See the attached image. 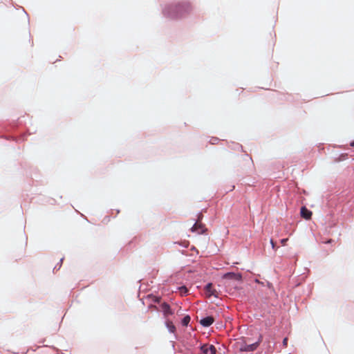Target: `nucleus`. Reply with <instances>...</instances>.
Returning <instances> with one entry per match:
<instances>
[{"mask_svg": "<svg viewBox=\"0 0 354 354\" xmlns=\"http://www.w3.org/2000/svg\"><path fill=\"white\" fill-rule=\"evenodd\" d=\"M201 351L204 354H216V349L213 345L204 344L201 347Z\"/></svg>", "mask_w": 354, "mask_h": 354, "instance_id": "4", "label": "nucleus"}, {"mask_svg": "<svg viewBox=\"0 0 354 354\" xmlns=\"http://www.w3.org/2000/svg\"><path fill=\"white\" fill-rule=\"evenodd\" d=\"M333 241V239H328V241H323V243H332Z\"/></svg>", "mask_w": 354, "mask_h": 354, "instance_id": "18", "label": "nucleus"}, {"mask_svg": "<svg viewBox=\"0 0 354 354\" xmlns=\"http://www.w3.org/2000/svg\"><path fill=\"white\" fill-rule=\"evenodd\" d=\"M301 216L305 219H310L312 216V212L308 210L306 207L301 208Z\"/></svg>", "mask_w": 354, "mask_h": 354, "instance_id": "9", "label": "nucleus"}, {"mask_svg": "<svg viewBox=\"0 0 354 354\" xmlns=\"http://www.w3.org/2000/svg\"><path fill=\"white\" fill-rule=\"evenodd\" d=\"M157 303H159L160 301V297H156L155 300H154Z\"/></svg>", "mask_w": 354, "mask_h": 354, "instance_id": "19", "label": "nucleus"}, {"mask_svg": "<svg viewBox=\"0 0 354 354\" xmlns=\"http://www.w3.org/2000/svg\"><path fill=\"white\" fill-rule=\"evenodd\" d=\"M189 322H190V317L189 315H187V316L184 317V318L183 319L182 324L183 326H187L188 324L189 323Z\"/></svg>", "mask_w": 354, "mask_h": 354, "instance_id": "10", "label": "nucleus"}, {"mask_svg": "<svg viewBox=\"0 0 354 354\" xmlns=\"http://www.w3.org/2000/svg\"><path fill=\"white\" fill-rule=\"evenodd\" d=\"M214 318L212 316H208L201 319L200 323L205 327H208L212 325L214 322Z\"/></svg>", "mask_w": 354, "mask_h": 354, "instance_id": "8", "label": "nucleus"}, {"mask_svg": "<svg viewBox=\"0 0 354 354\" xmlns=\"http://www.w3.org/2000/svg\"><path fill=\"white\" fill-rule=\"evenodd\" d=\"M205 293L207 297H209L211 296H214L216 297H218L216 290L214 288L212 283H209L206 285L205 288Z\"/></svg>", "mask_w": 354, "mask_h": 354, "instance_id": "5", "label": "nucleus"}, {"mask_svg": "<svg viewBox=\"0 0 354 354\" xmlns=\"http://www.w3.org/2000/svg\"><path fill=\"white\" fill-rule=\"evenodd\" d=\"M282 344L284 347H286L288 345V338L285 337L283 340Z\"/></svg>", "mask_w": 354, "mask_h": 354, "instance_id": "15", "label": "nucleus"}, {"mask_svg": "<svg viewBox=\"0 0 354 354\" xmlns=\"http://www.w3.org/2000/svg\"><path fill=\"white\" fill-rule=\"evenodd\" d=\"M263 339L262 335H260L259 337V340L253 344H249V345H245L240 348V351H253L257 349V348L259 346L260 342H261Z\"/></svg>", "mask_w": 354, "mask_h": 354, "instance_id": "3", "label": "nucleus"}, {"mask_svg": "<svg viewBox=\"0 0 354 354\" xmlns=\"http://www.w3.org/2000/svg\"><path fill=\"white\" fill-rule=\"evenodd\" d=\"M223 277L225 279H230L240 281V280H241L242 276L241 274H239V273L227 272L224 274Z\"/></svg>", "mask_w": 354, "mask_h": 354, "instance_id": "7", "label": "nucleus"}, {"mask_svg": "<svg viewBox=\"0 0 354 354\" xmlns=\"http://www.w3.org/2000/svg\"><path fill=\"white\" fill-rule=\"evenodd\" d=\"M202 218V214H200L198 216V221L196 223L193 225V227L191 228V230L192 232H197L198 234H203L206 230L205 225L200 222L201 219Z\"/></svg>", "mask_w": 354, "mask_h": 354, "instance_id": "2", "label": "nucleus"}, {"mask_svg": "<svg viewBox=\"0 0 354 354\" xmlns=\"http://www.w3.org/2000/svg\"><path fill=\"white\" fill-rule=\"evenodd\" d=\"M180 292L182 295L186 294L187 292V289L185 286H182L179 288Z\"/></svg>", "mask_w": 354, "mask_h": 354, "instance_id": "12", "label": "nucleus"}, {"mask_svg": "<svg viewBox=\"0 0 354 354\" xmlns=\"http://www.w3.org/2000/svg\"><path fill=\"white\" fill-rule=\"evenodd\" d=\"M182 245L185 248H187L189 245V242L187 241H184L182 243Z\"/></svg>", "mask_w": 354, "mask_h": 354, "instance_id": "16", "label": "nucleus"}, {"mask_svg": "<svg viewBox=\"0 0 354 354\" xmlns=\"http://www.w3.org/2000/svg\"><path fill=\"white\" fill-rule=\"evenodd\" d=\"M192 10V6L188 2H183L178 4L173 8L174 13L165 10V14L171 18H178L189 14Z\"/></svg>", "mask_w": 354, "mask_h": 354, "instance_id": "1", "label": "nucleus"}, {"mask_svg": "<svg viewBox=\"0 0 354 354\" xmlns=\"http://www.w3.org/2000/svg\"><path fill=\"white\" fill-rule=\"evenodd\" d=\"M218 139L217 138H211L209 142L212 145L216 144L218 142Z\"/></svg>", "mask_w": 354, "mask_h": 354, "instance_id": "14", "label": "nucleus"}, {"mask_svg": "<svg viewBox=\"0 0 354 354\" xmlns=\"http://www.w3.org/2000/svg\"><path fill=\"white\" fill-rule=\"evenodd\" d=\"M160 308H161V311L163 313V314L165 317H167L169 315H171L174 314V312L171 309L170 306L165 302L161 304Z\"/></svg>", "mask_w": 354, "mask_h": 354, "instance_id": "6", "label": "nucleus"}, {"mask_svg": "<svg viewBox=\"0 0 354 354\" xmlns=\"http://www.w3.org/2000/svg\"><path fill=\"white\" fill-rule=\"evenodd\" d=\"M351 146L354 147V140L352 142H351Z\"/></svg>", "mask_w": 354, "mask_h": 354, "instance_id": "20", "label": "nucleus"}, {"mask_svg": "<svg viewBox=\"0 0 354 354\" xmlns=\"http://www.w3.org/2000/svg\"><path fill=\"white\" fill-rule=\"evenodd\" d=\"M270 244L272 245V249L276 251L278 248L276 246V244L272 239L270 240Z\"/></svg>", "mask_w": 354, "mask_h": 354, "instance_id": "13", "label": "nucleus"}, {"mask_svg": "<svg viewBox=\"0 0 354 354\" xmlns=\"http://www.w3.org/2000/svg\"><path fill=\"white\" fill-rule=\"evenodd\" d=\"M288 239H283L281 240V243L283 245H285L286 244V242L288 241Z\"/></svg>", "mask_w": 354, "mask_h": 354, "instance_id": "17", "label": "nucleus"}, {"mask_svg": "<svg viewBox=\"0 0 354 354\" xmlns=\"http://www.w3.org/2000/svg\"><path fill=\"white\" fill-rule=\"evenodd\" d=\"M167 327L169 328V330L171 332V333H174L176 330V328L174 326V325L172 324V322H167Z\"/></svg>", "mask_w": 354, "mask_h": 354, "instance_id": "11", "label": "nucleus"}]
</instances>
